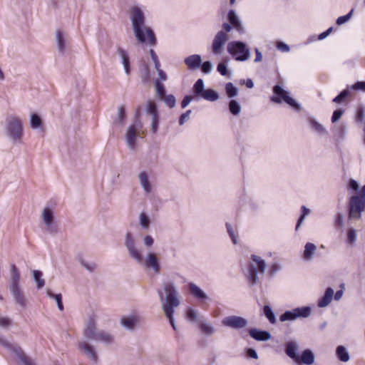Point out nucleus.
<instances>
[{
    "label": "nucleus",
    "mask_w": 365,
    "mask_h": 365,
    "mask_svg": "<svg viewBox=\"0 0 365 365\" xmlns=\"http://www.w3.org/2000/svg\"><path fill=\"white\" fill-rule=\"evenodd\" d=\"M131 20L133 31L137 40L141 43H146L150 46H155L157 43L156 38L153 30L144 26L145 16L142 11L136 6L131 8Z\"/></svg>",
    "instance_id": "1"
},
{
    "label": "nucleus",
    "mask_w": 365,
    "mask_h": 365,
    "mask_svg": "<svg viewBox=\"0 0 365 365\" xmlns=\"http://www.w3.org/2000/svg\"><path fill=\"white\" fill-rule=\"evenodd\" d=\"M164 289L166 294L165 301L163 304V311L167 318H168L170 323L173 328L175 330V325L174 323L173 313L174 308L180 304V300L178 297V292L171 283H165L164 284Z\"/></svg>",
    "instance_id": "2"
},
{
    "label": "nucleus",
    "mask_w": 365,
    "mask_h": 365,
    "mask_svg": "<svg viewBox=\"0 0 365 365\" xmlns=\"http://www.w3.org/2000/svg\"><path fill=\"white\" fill-rule=\"evenodd\" d=\"M252 262L247 264V278L251 285L257 283V271L263 274L266 268V264L264 259L255 255H251Z\"/></svg>",
    "instance_id": "3"
},
{
    "label": "nucleus",
    "mask_w": 365,
    "mask_h": 365,
    "mask_svg": "<svg viewBox=\"0 0 365 365\" xmlns=\"http://www.w3.org/2000/svg\"><path fill=\"white\" fill-rule=\"evenodd\" d=\"M227 51L238 61H244L250 58V50L246 44L241 41H232L227 45Z\"/></svg>",
    "instance_id": "4"
},
{
    "label": "nucleus",
    "mask_w": 365,
    "mask_h": 365,
    "mask_svg": "<svg viewBox=\"0 0 365 365\" xmlns=\"http://www.w3.org/2000/svg\"><path fill=\"white\" fill-rule=\"evenodd\" d=\"M84 335L86 338L101 341L106 343H110L113 337L108 333L96 331V324L93 319H90L84 330Z\"/></svg>",
    "instance_id": "5"
},
{
    "label": "nucleus",
    "mask_w": 365,
    "mask_h": 365,
    "mask_svg": "<svg viewBox=\"0 0 365 365\" xmlns=\"http://www.w3.org/2000/svg\"><path fill=\"white\" fill-rule=\"evenodd\" d=\"M365 205V186L361 189L359 196H353L349 205V217L359 218Z\"/></svg>",
    "instance_id": "6"
},
{
    "label": "nucleus",
    "mask_w": 365,
    "mask_h": 365,
    "mask_svg": "<svg viewBox=\"0 0 365 365\" xmlns=\"http://www.w3.org/2000/svg\"><path fill=\"white\" fill-rule=\"evenodd\" d=\"M274 96L271 98V100L277 103H281L282 101L285 102L290 106L297 110L300 109V106L290 96L288 93L284 91L281 86L277 85L273 88Z\"/></svg>",
    "instance_id": "7"
},
{
    "label": "nucleus",
    "mask_w": 365,
    "mask_h": 365,
    "mask_svg": "<svg viewBox=\"0 0 365 365\" xmlns=\"http://www.w3.org/2000/svg\"><path fill=\"white\" fill-rule=\"evenodd\" d=\"M0 344L4 347L11 351L12 352H14L24 365H36L34 361L25 354L22 349L19 346L16 344H10L6 340H1Z\"/></svg>",
    "instance_id": "8"
},
{
    "label": "nucleus",
    "mask_w": 365,
    "mask_h": 365,
    "mask_svg": "<svg viewBox=\"0 0 365 365\" xmlns=\"http://www.w3.org/2000/svg\"><path fill=\"white\" fill-rule=\"evenodd\" d=\"M7 130L9 136L14 140H21L23 135L21 123L15 117H11L8 120Z\"/></svg>",
    "instance_id": "9"
},
{
    "label": "nucleus",
    "mask_w": 365,
    "mask_h": 365,
    "mask_svg": "<svg viewBox=\"0 0 365 365\" xmlns=\"http://www.w3.org/2000/svg\"><path fill=\"white\" fill-rule=\"evenodd\" d=\"M311 313V309L308 307L296 308L292 311H286L279 317L281 322L287 320H294L298 317H307Z\"/></svg>",
    "instance_id": "10"
},
{
    "label": "nucleus",
    "mask_w": 365,
    "mask_h": 365,
    "mask_svg": "<svg viewBox=\"0 0 365 365\" xmlns=\"http://www.w3.org/2000/svg\"><path fill=\"white\" fill-rule=\"evenodd\" d=\"M142 128L143 125L140 121H136L128 127L125 134V138L128 146L131 149L135 148L136 136L138 133L140 135Z\"/></svg>",
    "instance_id": "11"
},
{
    "label": "nucleus",
    "mask_w": 365,
    "mask_h": 365,
    "mask_svg": "<svg viewBox=\"0 0 365 365\" xmlns=\"http://www.w3.org/2000/svg\"><path fill=\"white\" fill-rule=\"evenodd\" d=\"M228 40V36L224 31H219L215 35L212 45V51L215 54H221L223 47Z\"/></svg>",
    "instance_id": "12"
},
{
    "label": "nucleus",
    "mask_w": 365,
    "mask_h": 365,
    "mask_svg": "<svg viewBox=\"0 0 365 365\" xmlns=\"http://www.w3.org/2000/svg\"><path fill=\"white\" fill-rule=\"evenodd\" d=\"M222 323L224 326L239 329L247 326V322L245 319L238 316H230L223 319Z\"/></svg>",
    "instance_id": "13"
},
{
    "label": "nucleus",
    "mask_w": 365,
    "mask_h": 365,
    "mask_svg": "<svg viewBox=\"0 0 365 365\" xmlns=\"http://www.w3.org/2000/svg\"><path fill=\"white\" fill-rule=\"evenodd\" d=\"M125 244L130 256L136 259L139 263H141L143 261L142 255L140 252L135 248L134 241L130 233H128L126 235Z\"/></svg>",
    "instance_id": "14"
},
{
    "label": "nucleus",
    "mask_w": 365,
    "mask_h": 365,
    "mask_svg": "<svg viewBox=\"0 0 365 365\" xmlns=\"http://www.w3.org/2000/svg\"><path fill=\"white\" fill-rule=\"evenodd\" d=\"M184 62L190 70H196L200 67L202 59L200 55L194 54L185 58Z\"/></svg>",
    "instance_id": "15"
},
{
    "label": "nucleus",
    "mask_w": 365,
    "mask_h": 365,
    "mask_svg": "<svg viewBox=\"0 0 365 365\" xmlns=\"http://www.w3.org/2000/svg\"><path fill=\"white\" fill-rule=\"evenodd\" d=\"M145 265L148 268H153L155 273H159L160 271L158 259L157 256L153 253H149L147 255L145 259Z\"/></svg>",
    "instance_id": "16"
},
{
    "label": "nucleus",
    "mask_w": 365,
    "mask_h": 365,
    "mask_svg": "<svg viewBox=\"0 0 365 365\" xmlns=\"http://www.w3.org/2000/svg\"><path fill=\"white\" fill-rule=\"evenodd\" d=\"M314 361V356L309 349L304 350L302 355L298 356V359H296L295 362L298 364H304L306 365H311Z\"/></svg>",
    "instance_id": "17"
},
{
    "label": "nucleus",
    "mask_w": 365,
    "mask_h": 365,
    "mask_svg": "<svg viewBox=\"0 0 365 365\" xmlns=\"http://www.w3.org/2000/svg\"><path fill=\"white\" fill-rule=\"evenodd\" d=\"M249 334L257 341H267L271 337V335L268 331L257 330L256 329H251L249 331Z\"/></svg>",
    "instance_id": "18"
},
{
    "label": "nucleus",
    "mask_w": 365,
    "mask_h": 365,
    "mask_svg": "<svg viewBox=\"0 0 365 365\" xmlns=\"http://www.w3.org/2000/svg\"><path fill=\"white\" fill-rule=\"evenodd\" d=\"M11 291L16 303L22 307H24L26 306V299L24 293L21 291L19 286L11 287Z\"/></svg>",
    "instance_id": "19"
},
{
    "label": "nucleus",
    "mask_w": 365,
    "mask_h": 365,
    "mask_svg": "<svg viewBox=\"0 0 365 365\" xmlns=\"http://www.w3.org/2000/svg\"><path fill=\"white\" fill-rule=\"evenodd\" d=\"M334 294V290L329 287L327 289L324 297L319 301L318 306L319 307H324L329 304L331 302Z\"/></svg>",
    "instance_id": "20"
},
{
    "label": "nucleus",
    "mask_w": 365,
    "mask_h": 365,
    "mask_svg": "<svg viewBox=\"0 0 365 365\" xmlns=\"http://www.w3.org/2000/svg\"><path fill=\"white\" fill-rule=\"evenodd\" d=\"M297 349V346L294 342L289 341L287 343L285 346V352L287 355L289 356L291 359H294V361L296 359H298V355L296 354Z\"/></svg>",
    "instance_id": "21"
},
{
    "label": "nucleus",
    "mask_w": 365,
    "mask_h": 365,
    "mask_svg": "<svg viewBox=\"0 0 365 365\" xmlns=\"http://www.w3.org/2000/svg\"><path fill=\"white\" fill-rule=\"evenodd\" d=\"M79 348L83 350L86 354L90 356V357L93 360L96 361L97 356L92 346L88 344L86 342H81L79 344Z\"/></svg>",
    "instance_id": "22"
},
{
    "label": "nucleus",
    "mask_w": 365,
    "mask_h": 365,
    "mask_svg": "<svg viewBox=\"0 0 365 365\" xmlns=\"http://www.w3.org/2000/svg\"><path fill=\"white\" fill-rule=\"evenodd\" d=\"M118 53L122 58V62H123V64L124 66L125 71L128 75H129L130 68V61H129V57L128 56V53H126V51L125 50H123V48H118Z\"/></svg>",
    "instance_id": "23"
},
{
    "label": "nucleus",
    "mask_w": 365,
    "mask_h": 365,
    "mask_svg": "<svg viewBox=\"0 0 365 365\" xmlns=\"http://www.w3.org/2000/svg\"><path fill=\"white\" fill-rule=\"evenodd\" d=\"M200 97L208 101H215L219 98V95L215 90L209 88L205 90Z\"/></svg>",
    "instance_id": "24"
},
{
    "label": "nucleus",
    "mask_w": 365,
    "mask_h": 365,
    "mask_svg": "<svg viewBox=\"0 0 365 365\" xmlns=\"http://www.w3.org/2000/svg\"><path fill=\"white\" fill-rule=\"evenodd\" d=\"M351 92L349 88L343 90L337 96L333 99V102L336 103H342L349 101V97Z\"/></svg>",
    "instance_id": "25"
},
{
    "label": "nucleus",
    "mask_w": 365,
    "mask_h": 365,
    "mask_svg": "<svg viewBox=\"0 0 365 365\" xmlns=\"http://www.w3.org/2000/svg\"><path fill=\"white\" fill-rule=\"evenodd\" d=\"M189 289L190 293L197 299H207L206 294L195 284L190 283Z\"/></svg>",
    "instance_id": "26"
},
{
    "label": "nucleus",
    "mask_w": 365,
    "mask_h": 365,
    "mask_svg": "<svg viewBox=\"0 0 365 365\" xmlns=\"http://www.w3.org/2000/svg\"><path fill=\"white\" fill-rule=\"evenodd\" d=\"M227 16L229 21L235 29H236L238 31L242 29L240 22L233 10H230L228 12Z\"/></svg>",
    "instance_id": "27"
},
{
    "label": "nucleus",
    "mask_w": 365,
    "mask_h": 365,
    "mask_svg": "<svg viewBox=\"0 0 365 365\" xmlns=\"http://www.w3.org/2000/svg\"><path fill=\"white\" fill-rule=\"evenodd\" d=\"M316 246L312 242H307L305 245L303 257L305 259H310L313 257L314 252L316 251Z\"/></svg>",
    "instance_id": "28"
},
{
    "label": "nucleus",
    "mask_w": 365,
    "mask_h": 365,
    "mask_svg": "<svg viewBox=\"0 0 365 365\" xmlns=\"http://www.w3.org/2000/svg\"><path fill=\"white\" fill-rule=\"evenodd\" d=\"M336 354L338 359L343 362H346L349 360V353L343 346H339L336 348Z\"/></svg>",
    "instance_id": "29"
},
{
    "label": "nucleus",
    "mask_w": 365,
    "mask_h": 365,
    "mask_svg": "<svg viewBox=\"0 0 365 365\" xmlns=\"http://www.w3.org/2000/svg\"><path fill=\"white\" fill-rule=\"evenodd\" d=\"M11 275H12L11 287H18L19 286V280L20 278V273L15 264H11Z\"/></svg>",
    "instance_id": "30"
},
{
    "label": "nucleus",
    "mask_w": 365,
    "mask_h": 365,
    "mask_svg": "<svg viewBox=\"0 0 365 365\" xmlns=\"http://www.w3.org/2000/svg\"><path fill=\"white\" fill-rule=\"evenodd\" d=\"M140 183L145 191L148 193L151 191V187L145 172H142L139 175Z\"/></svg>",
    "instance_id": "31"
},
{
    "label": "nucleus",
    "mask_w": 365,
    "mask_h": 365,
    "mask_svg": "<svg viewBox=\"0 0 365 365\" xmlns=\"http://www.w3.org/2000/svg\"><path fill=\"white\" fill-rule=\"evenodd\" d=\"M204 91V83L202 79L200 78L194 84L193 92L196 96L200 97Z\"/></svg>",
    "instance_id": "32"
},
{
    "label": "nucleus",
    "mask_w": 365,
    "mask_h": 365,
    "mask_svg": "<svg viewBox=\"0 0 365 365\" xmlns=\"http://www.w3.org/2000/svg\"><path fill=\"white\" fill-rule=\"evenodd\" d=\"M138 320H137V318L135 317H123L121 319V323L122 324L128 328V329H133L135 326V324L137 323Z\"/></svg>",
    "instance_id": "33"
},
{
    "label": "nucleus",
    "mask_w": 365,
    "mask_h": 365,
    "mask_svg": "<svg viewBox=\"0 0 365 365\" xmlns=\"http://www.w3.org/2000/svg\"><path fill=\"white\" fill-rule=\"evenodd\" d=\"M263 312L267 319L271 324L276 323V318L272 308L269 305H265L263 307Z\"/></svg>",
    "instance_id": "34"
},
{
    "label": "nucleus",
    "mask_w": 365,
    "mask_h": 365,
    "mask_svg": "<svg viewBox=\"0 0 365 365\" xmlns=\"http://www.w3.org/2000/svg\"><path fill=\"white\" fill-rule=\"evenodd\" d=\"M43 219L46 225H50L53 220L51 210L49 208H45L43 212Z\"/></svg>",
    "instance_id": "35"
},
{
    "label": "nucleus",
    "mask_w": 365,
    "mask_h": 365,
    "mask_svg": "<svg viewBox=\"0 0 365 365\" xmlns=\"http://www.w3.org/2000/svg\"><path fill=\"white\" fill-rule=\"evenodd\" d=\"M155 87L156 90L157 95L159 98H163L165 96V91L163 84L160 81V80L156 79L155 81Z\"/></svg>",
    "instance_id": "36"
},
{
    "label": "nucleus",
    "mask_w": 365,
    "mask_h": 365,
    "mask_svg": "<svg viewBox=\"0 0 365 365\" xmlns=\"http://www.w3.org/2000/svg\"><path fill=\"white\" fill-rule=\"evenodd\" d=\"M47 294L48 297H50L51 298H53L56 299V302H57V304H58V309L61 310V311H63V303H62V297H61V294H53L51 290L48 289L47 290Z\"/></svg>",
    "instance_id": "37"
},
{
    "label": "nucleus",
    "mask_w": 365,
    "mask_h": 365,
    "mask_svg": "<svg viewBox=\"0 0 365 365\" xmlns=\"http://www.w3.org/2000/svg\"><path fill=\"white\" fill-rule=\"evenodd\" d=\"M147 113L148 114H150L152 117L158 116L156 104L154 101H149L148 102Z\"/></svg>",
    "instance_id": "38"
},
{
    "label": "nucleus",
    "mask_w": 365,
    "mask_h": 365,
    "mask_svg": "<svg viewBox=\"0 0 365 365\" xmlns=\"http://www.w3.org/2000/svg\"><path fill=\"white\" fill-rule=\"evenodd\" d=\"M33 274H34V277L37 283V288L38 289L42 288L45 284L44 280L43 279H41L42 273L38 270H34Z\"/></svg>",
    "instance_id": "39"
},
{
    "label": "nucleus",
    "mask_w": 365,
    "mask_h": 365,
    "mask_svg": "<svg viewBox=\"0 0 365 365\" xmlns=\"http://www.w3.org/2000/svg\"><path fill=\"white\" fill-rule=\"evenodd\" d=\"M225 90H226L227 95L230 98H233L237 95V90L233 86V84L230 82L226 83Z\"/></svg>",
    "instance_id": "40"
},
{
    "label": "nucleus",
    "mask_w": 365,
    "mask_h": 365,
    "mask_svg": "<svg viewBox=\"0 0 365 365\" xmlns=\"http://www.w3.org/2000/svg\"><path fill=\"white\" fill-rule=\"evenodd\" d=\"M229 109L233 115H237L240 112V106L236 101L232 100L229 103Z\"/></svg>",
    "instance_id": "41"
},
{
    "label": "nucleus",
    "mask_w": 365,
    "mask_h": 365,
    "mask_svg": "<svg viewBox=\"0 0 365 365\" xmlns=\"http://www.w3.org/2000/svg\"><path fill=\"white\" fill-rule=\"evenodd\" d=\"M41 119L37 114H32L31 116V125L33 128H39L41 125Z\"/></svg>",
    "instance_id": "42"
},
{
    "label": "nucleus",
    "mask_w": 365,
    "mask_h": 365,
    "mask_svg": "<svg viewBox=\"0 0 365 365\" xmlns=\"http://www.w3.org/2000/svg\"><path fill=\"white\" fill-rule=\"evenodd\" d=\"M200 330L205 334H212L214 333V328L208 324L200 323L199 324Z\"/></svg>",
    "instance_id": "43"
},
{
    "label": "nucleus",
    "mask_w": 365,
    "mask_h": 365,
    "mask_svg": "<svg viewBox=\"0 0 365 365\" xmlns=\"http://www.w3.org/2000/svg\"><path fill=\"white\" fill-rule=\"evenodd\" d=\"M309 213V210L304 205L302 206V215H300V217H299V219L297 220V225H296V230H298V228L299 227V226L304 221L305 216L307 215H308Z\"/></svg>",
    "instance_id": "44"
},
{
    "label": "nucleus",
    "mask_w": 365,
    "mask_h": 365,
    "mask_svg": "<svg viewBox=\"0 0 365 365\" xmlns=\"http://www.w3.org/2000/svg\"><path fill=\"white\" fill-rule=\"evenodd\" d=\"M165 103L167 106H168L170 108H173L175 105V98L173 95H168L165 96V97L163 98Z\"/></svg>",
    "instance_id": "45"
},
{
    "label": "nucleus",
    "mask_w": 365,
    "mask_h": 365,
    "mask_svg": "<svg viewBox=\"0 0 365 365\" xmlns=\"http://www.w3.org/2000/svg\"><path fill=\"white\" fill-rule=\"evenodd\" d=\"M356 239V231L354 229H349L347 232V242L349 244H353Z\"/></svg>",
    "instance_id": "46"
},
{
    "label": "nucleus",
    "mask_w": 365,
    "mask_h": 365,
    "mask_svg": "<svg viewBox=\"0 0 365 365\" xmlns=\"http://www.w3.org/2000/svg\"><path fill=\"white\" fill-rule=\"evenodd\" d=\"M353 9H351L349 13H348L346 15H344V16H339L337 19H336V24L338 25H341L344 23H346L347 21H349V19L351 18V14L353 13Z\"/></svg>",
    "instance_id": "47"
},
{
    "label": "nucleus",
    "mask_w": 365,
    "mask_h": 365,
    "mask_svg": "<svg viewBox=\"0 0 365 365\" xmlns=\"http://www.w3.org/2000/svg\"><path fill=\"white\" fill-rule=\"evenodd\" d=\"M347 88H349V90L351 89L365 91V81H359L350 87H348Z\"/></svg>",
    "instance_id": "48"
},
{
    "label": "nucleus",
    "mask_w": 365,
    "mask_h": 365,
    "mask_svg": "<svg viewBox=\"0 0 365 365\" xmlns=\"http://www.w3.org/2000/svg\"><path fill=\"white\" fill-rule=\"evenodd\" d=\"M344 113V110L341 109H337L334 111L333 115L331 116V122L335 123L340 119Z\"/></svg>",
    "instance_id": "49"
},
{
    "label": "nucleus",
    "mask_w": 365,
    "mask_h": 365,
    "mask_svg": "<svg viewBox=\"0 0 365 365\" xmlns=\"http://www.w3.org/2000/svg\"><path fill=\"white\" fill-rule=\"evenodd\" d=\"M186 317L189 320L195 322L197 319V313L194 309H188L186 312Z\"/></svg>",
    "instance_id": "50"
},
{
    "label": "nucleus",
    "mask_w": 365,
    "mask_h": 365,
    "mask_svg": "<svg viewBox=\"0 0 365 365\" xmlns=\"http://www.w3.org/2000/svg\"><path fill=\"white\" fill-rule=\"evenodd\" d=\"M57 40L58 43V47L61 51L64 49V40L62 35V33L60 31H57Z\"/></svg>",
    "instance_id": "51"
},
{
    "label": "nucleus",
    "mask_w": 365,
    "mask_h": 365,
    "mask_svg": "<svg viewBox=\"0 0 365 365\" xmlns=\"http://www.w3.org/2000/svg\"><path fill=\"white\" fill-rule=\"evenodd\" d=\"M202 71L205 73H208L212 70V64L210 61H205L201 65Z\"/></svg>",
    "instance_id": "52"
},
{
    "label": "nucleus",
    "mask_w": 365,
    "mask_h": 365,
    "mask_svg": "<svg viewBox=\"0 0 365 365\" xmlns=\"http://www.w3.org/2000/svg\"><path fill=\"white\" fill-rule=\"evenodd\" d=\"M312 128L319 133H324L326 131L323 125L317 121H312Z\"/></svg>",
    "instance_id": "53"
},
{
    "label": "nucleus",
    "mask_w": 365,
    "mask_h": 365,
    "mask_svg": "<svg viewBox=\"0 0 365 365\" xmlns=\"http://www.w3.org/2000/svg\"><path fill=\"white\" fill-rule=\"evenodd\" d=\"M364 119V109L363 108H359L356 113V121L357 123H362Z\"/></svg>",
    "instance_id": "54"
},
{
    "label": "nucleus",
    "mask_w": 365,
    "mask_h": 365,
    "mask_svg": "<svg viewBox=\"0 0 365 365\" xmlns=\"http://www.w3.org/2000/svg\"><path fill=\"white\" fill-rule=\"evenodd\" d=\"M140 218L142 226L144 227H148L150 223V220L146 215L145 213H141Z\"/></svg>",
    "instance_id": "55"
},
{
    "label": "nucleus",
    "mask_w": 365,
    "mask_h": 365,
    "mask_svg": "<svg viewBox=\"0 0 365 365\" xmlns=\"http://www.w3.org/2000/svg\"><path fill=\"white\" fill-rule=\"evenodd\" d=\"M217 70L222 76H225L227 73V66L222 63H220L217 65Z\"/></svg>",
    "instance_id": "56"
},
{
    "label": "nucleus",
    "mask_w": 365,
    "mask_h": 365,
    "mask_svg": "<svg viewBox=\"0 0 365 365\" xmlns=\"http://www.w3.org/2000/svg\"><path fill=\"white\" fill-rule=\"evenodd\" d=\"M150 78V68L148 65L144 66V75L142 77L143 82H147Z\"/></svg>",
    "instance_id": "57"
},
{
    "label": "nucleus",
    "mask_w": 365,
    "mask_h": 365,
    "mask_svg": "<svg viewBox=\"0 0 365 365\" xmlns=\"http://www.w3.org/2000/svg\"><path fill=\"white\" fill-rule=\"evenodd\" d=\"M118 118L120 122L123 121L125 118V108L124 106H120L118 108Z\"/></svg>",
    "instance_id": "58"
},
{
    "label": "nucleus",
    "mask_w": 365,
    "mask_h": 365,
    "mask_svg": "<svg viewBox=\"0 0 365 365\" xmlns=\"http://www.w3.org/2000/svg\"><path fill=\"white\" fill-rule=\"evenodd\" d=\"M158 128V116L152 118V131L156 133Z\"/></svg>",
    "instance_id": "59"
},
{
    "label": "nucleus",
    "mask_w": 365,
    "mask_h": 365,
    "mask_svg": "<svg viewBox=\"0 0 365 365\" xmlns=\"http://www.w3.org/2000/svg\"><path fill=\"white\" fill-rule=\"evenodd\" d=\"M192 96H186L184 97L183 100L181 102V107L182 108H185L192 100Z\"/></svg>",
    "instance_id": "60"
},
{
    "label": "nucleus",
    "mask_w": 365,
    "mask_h": 365,
    "mask_svg": "<svg viewBox=\"0 0 365 365\" xmlns=\"http://www.w3.org/2000/svg\"><path fill=\"white\" fill-rule=\"evenodd\" d=\"M11 320L8 317H0V326L7 327L10 325Z\"/></svg>",
    "instance_id": "61"
},
{
    "label": "nucleus",
    "mask_w": 365,
    "mask_h": 365,
    "mask_svg": "<svg viewBox=\"0 0 365 365\" xmlns=\"http://www.w3.org/2000/svg\"><path fill=\"white\" fill-rule=\"evenodd\" d=\"M247 355L248 357H250V358H252V359H257L258 358V356H257V352L255 351V350H254L253 349H247Z\"/></svg>",
    "instance_id": "62"
},
{
    "label": "nucleus",
    "mask_w": 365,
    "mask_h": 365,
    "mask_svg": "<svg viewBox=\"0 0 365 365\" xmlns=\"http://www.w3.org/2000/svg\"><path fill=\"white\" fill-rule=\"evenodd\" d=\"M190 113H191V111L189 110L180 115V119H179L180 125H182L184 123L185 119L189 117V115Z\"/></svg>",
    "instance_id": "63"
},
{
    "label": "nucleus",
    "mask_w": 365,
    "mask_h": 365,
    "mask_svg": "<svg viewBox=\"0 0 365 365\" xmlns=\"http://www.w3.org/2000/svg\"><path fill=\"white\" fill-rule=\"evenodd\" d=\"M349 188L353 190L354 191H356L359 188V185L355 180H350L349 183Z\"/></svg>",
    "instance_id": "64"
}]
</instances>
